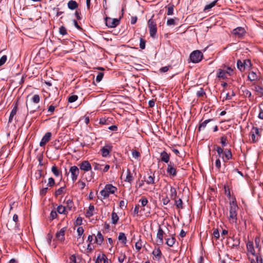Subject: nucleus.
I'll return each instance as SVG.
<instances>
[{"mask_svg":"<svg viewBox=\"0 0 263 263\" xmlns=\"http://www.w3.org/2000/svg\"><path fill=\"white\" fill-rule=\"evenodd\" d=\"M229 206V220L231 223H237V211L239 208L237 205L235 197L233 198L232 200L230 201Z\"/></svg>","mask_w":263,"mask_h":263,"instance_id":"obj_1","label":"nucleus"},{"mask_svg":"<svg viewBox=\"0 0 263 263\" xmlns=\"http://www.w3.org/2000/svg\"><path fill=\"white\" fill-rule=\"evenodd\" d=\"M154 15L148 21L147 26L149 30V34L152 37H155L157 32V24L155 20L153 19Z\"/></svg>","mask_w":263,"mask_h":263,"instance_id":"obj_2","label":"nucleus"},{"mask_svg":"<svg viewBox=\"0 0 263 263\" xmlns=\"http://www.w3.org/2000/svg\"><path fill=\"white\" fill-rule=\"evenodd\" d=\"M203 58V53L199 50H195L193 51L190 55V58L192 62L197 63L200 62Z\"/></svg>","mask_w":263,"mask_h":263,"instance_id":"obj_3","label":"nucleus"},{"mask_svg":"<svg viewBox=\"0 0 263 263\" xmlns=\"http://www.w3.org/2000/svg\"><path fill=\"white\" fill-rule=\"evenodd\" d=\"M250 136L251 137L252 143H255L257 142L261 136L259 128L257 127L253 126L250 133Z\"/></svg>","mask_w":263,"mask_h":263,"instance_id":"obj_4","label":"nucleus"},{"mask_svg":"<svg viewBox=\"0 0 263 263\" xmlns=\"http://www.w3.org/2000/svg\"><path fill=\"white\" fill-rule=\"evenodd\" d=\"M232 34L238 38H242L247 33L245 28L242 27H238L234 29L232 32Z\"/></svg>","mask_w":263,"mask_h":263,"instance_id":"obj_5","label":"nucleus"},{"mask_svg":"<svg viewBox=\"0 0 263 263\" xmlns=\"http://www.w3.org/2000/svg\"><path fill=\"white\" fill-rule=\"evenodd\" d=\"M166 172L170 177H174L176 176L177 170L175 164L173 162H170V163L167 164Z\"/></svg>","mask_w":263,"mask_h":263,"instance_id":"obj_6","label":"nucleus"},{"mask_svg":"<svg viewBox=\"0 0 263 263\" xmlns=\"http://www.w3.org/2000/svg\"><path fill=\"white\" fill-rule=\"evenodd\" d=\"M120 19L112 18L109 17L105 18V24L109 28H115L119 25Z\"/></svg>","mask_w":263,"mask_h":263,"instance_id":"obj_7","label":"nucleus"},{"mask_svg":"<svg viewBox=\"0 0 263 263\" xmlns=\"http://www.w3.org/2000/svg\"><path fill=\"white\" fill-rule=\"evenodd\" d=\"M69 172L71 173V179L73 182H75L79 175V169L77 166H72L70 167Z\"/></svg>","mask_w":263,"mask_h":263,"instance_id":"obj_8","label":"nucleus"},{"mask_svg":"<svg viewBox=\"0 0 263 263\" xmlns=\"http://www.w3.org/2000/svg\"><path fill=\"white\" fill-rule=\"evenodd\" d=\"M80 169L82 171H84V173L88 172L91 170V165L88 161L85 160L83 161L81 163L79 164Z\"/></svg>","mask_w":263,"mask_h":263,"instance_id":"obj_9","label":"nucleus"},{"mask_svg":"<svg viewBox=\"0 0 263 263\" xmlns=\"http://www.w3.org/2000/svg\"><path fill=\"white\" fill-rule=\"evenodd\" d=\"M164 232L160 226L159 225V229L157 233V242L158 245H161L163 243V235Z\"/></svg>","mask_w":263,"mask_h":263,"instance_id":"obj_10","label":"nucleus"},{"mask_svg":"<svg viewBox=\"0 0 263 263\" xmlns=\"http://www.w3.org/2000/svg\"><path fill=\"white\" fill-rule=\"evenodd\" d=\"M51 136L52 134L51 132H47L41 139L40 143V146L41 147H44L46 144L50 140Z\"/></svg>","mask_w":263,"mask_h":263,"instance_id":"obj_11","label":"nucleus"},{"mask_svg":"<svg viewBox=\"0 0 263 263\" xmlns=\"http://www.w3.org/2000/svg\"><path fill=\"white\" fill-rule=\"evenodd\" d=\"M66 230L67 228L64 227L56 233L55 237L58 240L61 241V242L65 240V234Z\"/></svg>","mask_w":263,"mask_h":263,"instance_id":"obj_12","label":"nucleus"},{"mask_svg":"<svg viewBox=\"0 0 263 263\" xmlns=\"http://www.w3.org/2000/svg\"><path fill=\"white\" fill-rule=\"evenodd\" d=\"M112 146L110 145H105L101 149L102 156L103 157H107L112 150Z\"/></svg>","mask_w":263,"mask_h":263,"instance_id":"obj_13","label":"nucleus"},{"mask_svg":"<svg viewBox=\"0 0 263 263\" xmlns=\"http://www.w3.org/2000/svg\"><path fill=\"white\" fill-rule=\"evenodd\" d=\"M170 154H168L166 151H163L160 153L161 161L162 162L169 163L170 160Z\"/></svg>","mask_w":263,"mask_h":263,"instance_id":"obj_14","label":"nucleus"},{"mask_svg":"<svg viewBox=\"0 0 263 263\" xmlns=\"http://www.w3.org/2000/svg\"><path fill=\"white\" fill-rule=\"evenodd\" d=\"M249 259L250 261V263H262V259L258 254L249 256Z\"/></svg>","mask_w":263,"mask_h":263,"instance_id":"obj_15","label":"nucleus"},{"mask_svg":"<svg viewBox=\"0 0 263 263\" xmlns=\"http://www.w3.org/2000/svg\"><path fill=\"white\" fill-rule=\"evenodd\" d=\"M247 249L248 253H250L252 256L256 255L254 247V243L252 241H249L247 243Z\"/></svg>","mask_w":263,"mask_h":263,"instance_id":"obj_16","label":"nucleus"},{"mask_svg":"<svg viewBox=\"0 0 263 263\" xmlns=\"http://www.w3.org/2000/svg\"><path fill=\"white\" fill-rule=\"evenodd\" d=\"M223 156H224L225 158H224L223 156L222 157V158L223 159V161L224 162H226L228 160L232 159V154L231 149H225V150L224 151Z\"/></svg>","mask_w":263,"mask_h":263,"instance_id":"obj_17","label":"nucleus"},{"mask_svg":"<svg viewBox=\"0 0 263 263\" xmlns=\"http://www.w3.org/2000/svg\"><path fill=\"white\" fill-rule=\"evenodd\" d=\"M70 263H80L82 258L78 254H73L69 257Z\"/></svg>","mask_w":263,"mask_h":263,"instance_id":"obj_18","label":"nucleus"},{"mask_svg":"<svg viewBox=\"0 0 263 263\" xmlns=\"http://www.w3.org/2000/svg\"><path fill=\"white\" fill-rule=\"evenodd\" d=\"M248 79L251 82L256 81L258 80V76L257 75L256 72L251 71L249 72Z\"/></svg>","mask_w":263,"mask_h":263,"instance_id":"obj_19","label":"nucleus"},{"mask_svg":"<svg viewBox=\"0 0 263 263\" xmlns=\"http://www.w3.org/2000/svg\"><path fill=\"white\" fill-rule=\"evenodd\" d=\"M214 120V119H209L206 120L203 122H202V121H200L199 124L198 128V131H200L202 129H204L208 123H209L210 122L213 121Z\"/></svg>","mask_w":263,"mask_h":263,"instance_id":"obj_20","label":"nucleus"},{"mask_svg":"<svg viewBox=\"0 0 263 263\" xmlns=\"http://www.w3.org/2000/svg\"><path fill=\"white\" fill-rule=\"evenodd\" d=\"M17 110V103L16 102L14 104L13 108H12V109L10 112V116L9 118V120H8L9 122H11L12 121L13 117L16 115Z\"/></svg>","mask_w":263,"mask_h":263,"instance_id":"obj_21","label":"nucleus"},{"mask_svg":"<svg viewBox=\"0 0 263 263\" xmlns=\"http://www.w3.org/2000/svg\"><path fill=\"white\" fill-rule=\"evenodd\" d=\"M105 188L109 194H114L117 191V188L111 184H107L105 185Z\"/></svg>","mask_w":263,"mask_h":263,"instance_id":"obj_22","label":"nucleus"},{"mask_svg":"<svg viewBox=\"0 0 263 263\" xmlns=\"http://www.w3.org/2000/svg\"><path fill=\"white\" fill-rule=\"evenodd\" d=\"M233 243L230 246L231 249H238L240 245V239L239 238L232 237Z\"/></svg>","mask_w":263,"mask_h":263,"instance_id":"obj_23","label":"nucleus"},{"mask_svg":"<svg viewBox=\"0 0 263 263\" xmlns=\"http://www.w3.org/2000/svg\"><path fill=\"white\" fill-rule=\"evenodd\" d=\"M103 240L104 237L101 234V232L99 231L95 237V242L99 245H101L103 242Z\"/></svg>","mask_w":263,"mask_h":263,"instance_id":"obj_24","label":"nucleus"},{"mask_svg":"<svg viewBox=\"0 0 263 263\" xmlns=\"http://www.w3.org/2000/svg\"><path fill=\"white\" fill-rule=\"evenodd\" d=\"M94 210L95 206L93 205L90 204L88 207V209L85 213V216L87 218H90V217L92 216L93 215Z\"/></svg>","mask_w":263,"mask_h":263,"instance_id":"obj_25","label":"nucleus"},{"mask_svg":"<svg viewBox=\"0 0 263 263\" xmlns=\"http://www.w3.org/2000/svg\"><path fill=\"white\" fill-rule=\"evenodd\" d=\"M252 85L254 86V88L253 89V90L255 92H257V93L259 95L260 97H262L263 96V87H262L259 85H256L255 84H253Z\"/></svg>","mask_w":263,"mask_h":263,"instance_id":"obj_26","label":"nucleus"},{"mask_svg":"<svg viewBox=\"0 0 263 263\" xmlns=\"http://www.w3.org/2000/svg\"><path fill=\"white\" fill-rule=\"evenodd\" d=\"M144 181H145L147 184H154L155 183L154 174H153V175H149L147 178H146V177L144 176Z\"/></svg>","mask_w":263,"mask_h":263,"instance_id":"obj_27","label":"nucleus"},{"mask_svg":"<svg viewBox=\"0 0 263 263\" xmlns=\"http://www.w3.org/2000/svg\"><path fill=\"white\" fill-rule=\"evenodd\" d=\"M152 254L158 260H159L161 258L162 253L159 248L155 249Z\"/></svg>","mask_w":263,"mask_h":263,"instance_id":"obj_28","label":"nucleus"},{"mask_svg":"<svg viewBox=\"0 0 263 263\" xmlns=\"http://www.w3.org/2000/svg\"><path fill=\"white\" fill-rule=\"evenodd\" d=\"M67 6L69 9L71 10H74L78 7V3L73 0H70L68 2Z\"/></svg>","mask_w":263,"mask_h":263,"instance_id":"obj_29","label":"nucleus"},{"mask_svg":"<svg viewBox=\"0 0 263 263\" xmlns=\"http://www.w3.org/2000/svg\"><path fill=\"white\" fill-rule=\"evenodd\" d=\"M57 212L60 214L67 215V210L65 206L60 205L57 207Z\"/></svg>","mask_w":263,"mask_h":263,"instance_id":"obj_30","label":"nucleus"},{"mask_svg":"<svg viewBox=\"0 0 263 263\" xmlns=\"http://www.w3.org/2000/svg\"><path fill=\"white\" fill-rule=\"evenodd\" d=\"M51 172L55 177H59L60 175H62L61 172L58 169V167L55 165L52 166Z\"/></svg>","mask_w":263,"mask_h":263,"instance_id":"obj_31","label":"nucleus"},{"mask_svg":"<svg viewBox=\"0 0 263 263\" xmlns=\"http://www.w3.org/2000/svg\"><path fill=\"white\" fill-rule=\"evenodd\" d=\"M66 206H65L67 210L68 211H71L72 208H74V203L72 201V199H69L66 201Z\"/></svg>","mask_w":263,"mask_h":263,"instance_id":"obj_32","label":"nucleus"},{"mask_svg":"<svg viewBox=\"0 0 263 263\" xmlns=\"http://www.w3.org/2000/svg\"><path fill=\"white\" fill-rule=\"evenodd\" d=\"M119 219V217L118 216L116 212H115L114 211H113L111 213V223H112V224H115V225L116 224L118 223Z\"/></svg>","mask_w":263,"mask_h":263,"instance_id":"obj_33","label":"nucleus"},{"mask_svg":"<svg viewBox=\"0 0 263 263\" xmlns=\"http://www.w3.org/2000/svg\"><path fill=\"white\" fill-rule=\"evenodd\" d=\"M177 192L176 189L173 187L171 186L170 188V197L171 198L173 199H175V198H177Z\"/></svg>","mask_w":263,"mask_h":263,"instance_id":"obj_34","label":"nucleus"},{"mask_svg":"<svg viewBox=\"0 0 263 263\" xmlns=\"http://www.w3.org/2000/svg\"><path fill=\"white\" fill-rule=\"evenodd\" d=\"M134 180V177L133 176L132 174L130 172V171L129 169H127V175L126 177V179L125 180V181L128 182L129 183H131L132 181Z\"/></svg>","mask_w":263,"mask_h":263,"instance_id":"obj_35","label":"nucleus"},{"mask_svg":"<svg viewBox=\"0 0 263 263\" xmlns=\"http://www.w3.org/2000/svg\"><path fill=\"white\" fill-rule=\"evenodd\" d=\"M176 238L174 236H172L171 238L166 239V244L169 247H172L175 243Z\"/></svg>","mask_w":263,"mask_h":263,"instance_id":"obj_36","label":"nucleus"},{"mask_svg":"<svg viewBox=\"0 0 263 263\" xmlns=\"http://www.w3.org/2000/svg\"><path fill=\"white\" fill-rule=\"evenodd\" d=\"M237 67L238 69L241 71L243 72L245 71V66L243 63V61H241L240 60H238L237 61Z\"/></svg>","mask_w":263,"mask_h":263,"instance_id":"obj_37","label":"nucleus"},{"mask_svg":"<svg viewBox=\"0 0 263 263\" xmlns=\"http://www.w3.org/2000/svg\"><path fill=\"white\" fill-rule=\"evenodd\" d=\"M118 239L121 241V242L123 245H125L127 242V238L125 234L123 232H120L119 234Z\"/></svg>","mask_w":263,"mask_h":263,"instance_id":"obj_38","label":"nucleus"},{"mask_svg":"<svg viewBox=\"0 0 263 263\" xmlns=\"http://www.w3.org/2000/svg\"><path fill=\"white\" fill-rule=\"evenodd\" d=\"M175 201V205L177 207V209H183V202L181 200V199L179 198L178 199H177V198H175V199H173Z\"/></svg>","mask_w":263,"mask_h":263,"instance_id":"obj_39","label":"nucleus"},{"mask_svg":"<svg viewBox=\"0 0 263 263\" xmlns=\"http://www.w3.org/2000/svg\"><path fill=\"white\" fill-rule=\"evenodd\" d=\"M218 1V0H215L213 2H212V3H211L210 4L205 5L203 11H205L206 10L210 9L212 8H213V7H214L216 5Z\"/></svg>","mask_w":263,"mask_h":263,"instance_id":"obj_40","label":"nucleus"},{"mask_svg":"<svg viewBox=\"0 0 263 263\" xmlns=\"http://www.w3.org/2000/svg\"><path fill=\"white\" fill-rule=\"evenodd\" d=\"M217 77L222 79H225L227 78L226 71L223 70L219 69L218 70V72L217 73Z\"/></svg>","mask_w":263,"mask_h":263,"instance_id":"obj_41","label":"nucleus"},{"mask_svg":"<svg viewBox=\"0 0 263 263\" xmlns=\"http://www.w3.org/2000/svg\"><path fill=\"white\" fill-rule=\"evenodd\" d=\"M243 95L245 97H248L249 98L250 100H251L252 97V93L251 91L248 90V89L245 88L243 90H242Z\"/></svg>","mask_w":263,"mask_h":263,"instance_id":"obj_42","label":"nucleus"},{"mask_svg":"<svg viewBox=\"0 0 263 263\" xmlns=\"http://www.w3.org/2000/svg\"><path fill=\"white\" fill-rule=\"evenodd\" d=\"M220 143L222 147H225L228 144L227 137L225 136H223L220 137Z\"/></svg>","mask_w":263,"mask_h":263,"instance_id":"obj_43","label":"nucleus"},{"mask_svg":"<svg viewBox=\"0 0 263 263\" xmlns=\"http://www.w3.org/2000/svg\"><path fill=\"white\" fill-rule=\"evenodd\" d=\"M174 6L172 4H170L167 7L165 8L167 9V15H171L173 14Z\"/></svg>","mask_w":263,"mask_h":263,"instance_id":"obj_44","label":"nucleus"},{"mask_svg":"<svg viewBox=\"0 0 263 263\" xmlns=\"http://www.w3.org/2000/svg\"><path fill=\"white\" fill-rule=\"evenodd\" d=\"M58 217L57 211L55 210H52L50 214L49 219L50 221H52Z\"/></svg>","mask_w":263,"mask_h":263,"instance_id":"obj_45","label":"nucleus"},{"mask_svg":"<svg viewBox=\"0 0 263 263\" xmlns=\"http://www.w3.org/2000/svg\"><path fill=\"white\" fill-rule=\"evenodd\" d=\"M65 189V186L61 187L55 191L54 193L55 197H57L58 196L63 194L64 193V190Z\"/></svg>","mask_w":263,"mask_h":263,"instance_id":"obj_46","label":"nucleus"},{"mask_svg":"<svg viewBox=\"0 0 263 263\" xmlns=\"http://www.w3.org/2000/svg\"><path fill=\"white\" fill-rule=\"evenodd\" d=\"M132 154L133 157L137 160H138V159L141 156L140 152H139L136 149H133Z\"/></svg>","mask_w":263,"mask_h":263,"instance_id":"obj_47","label":"nucleus"},{"mask_svg":"<svg viewBox=\"0 0 263 263\" xmlns=\"http://www.w3.org/2000/svg\"><path fill=\"white\" fill-rule=\"evenodd\" d=\"M216 151L218 154V157L222 158V157L223 156L222 155H223V154H224L223 149L222 148H221L220 146H216Z\"/></svg>","mask_w":263,"mask_h":263,"instance_id":"obj_48","label":"nucleus"},{"mask_svg":"<svg viewBox=\"0 0 263 263\" xmlns=\"http://www.w3.org/2000/svg\"><path fill=\"white\" fill-rule=\"evenodd\" d=\"M41 100L40 96L39 95H34L31 99V101L35 104H37L40 102Z\"/></svg>","mask_w":263,"mask_h":263,"instance_id":"obj_49","label":"nucleus"},{"mask_svg":"<svg viewBox=\"0 0 263 263\" xmlns=\"http://www.w3.org/2000/svg\"><path fill=\"white\" fill-rule=\"evenodd\" d=\"M83 176H84V178L87 181H90L93 178V172H91L90 173V175H87L86 174H85V173H84L83 174Z\"/></svg>","mask_w":263,"mask_h":263,"instance_id":"obj_50","label":"nucleus"},{"mask_svg":"<svg viewBox=\"0 0 263 263\" xmlns=\"http://www.w3.org/2000/svg\"><path fill=\"white\" fill-rule=\"evenodd\" d=\"M243 63L245 66V69L247 68H251L252 66L251 61L250 59H246L243 61Z\"/></svg>","mask_w":263,"mask_h":263,"instance_id":"obj_51","label":"nucleus"},{"mask_svg":"<svg viewBox=\"0 0 263 263\" xmlns=\"http://www.w3.org/2000/svg\"><path fill=\"white\" fill-rule=\"evenodd\" d=\"M143 207H144L147 205L148 200L145 197H142L139 200Z\"/></svg>","mask_w":263,"mask_h":263,"instance_id":"obj_52","label":"nucleus"},{"mask_svg":"<svg viewBox=\"0 0 263 263\" xmlns=\"http://www.w3.org/2000/svg\"><path fill=\"white\" fill-rule=\"evenodd\" d=\"M204 95H205V92L203 88H200L196 92V96L198 98L202 97Z\"/></svg>","mask_w":263,"mask_h":263,"instance_id":"obj_53","label":"nucleus"},{"mask_svg":"<svg viewBox=\"0 0 263 263\" xmlns=\"http://www.w3.org/2000/svg\"><path fill=\"white\" fill-rule=\"evenodd\" d=\"M78 99V97L77 95H74L71 96H69L68 99V101L69 103H73L77 101Z\"/></svg>","mask_w":263,"mask_h":263,"instance_id":"obj_54","label":"nucleus"},{"mask_svg":"<svg viewBox=\"0 0 263 263\" xmlns=\"http://www.w3.org/2000/svg\"><path fill=\"white\" fill-rule=\"evenodd\" d=\"M125 258H126V255H125V253L121 252L119 253V256L118 257V261L120 263H122L124 261Z\"/></svg>","mask_w":263,"mask_h":263,"instance_id":"obj_55","label":"nucleus"},{"mask_svg":"<svg viewBox=\"0 0 263 263\" xmlns=\"http://www.w3.org/2000/svg\"><path fill=\"white\" fill-rule=\"evenodd\" d=\"M142 247V242L141 239H139L135 244V247L137 251H139Z\"/></svg>","mask_w":263,"mask_h":263,"instance_id":"obj_56","label":"nucleus"},{"mask_svg":"<svg viewBox=\"0 0 263 263\" xmlns=\"http://www.w3.org/2000/svg\"><path fill=\"white\" fill-rule=\"evenodd\" d=\"M260 238L259 237H256L255 238L254 241H255V247L257 249H258L259 251L261 249V247L260 245Z\"/></svg>","mask_w":263,"mask_h":263,"instance_id":"obj_57","label":"nucleus"},{"mask_svg":"<svg viewBox=\"0 0 263 263\" xmlns=\"http://www.w3.org/2000/svg\"><path fill=\"white\" fill-rule=\"evenodd\" d=\"M100 194L104 197V198H107L109 197V194L108 193V191L106 190V189L104 187V189H103L100 192Z\"/></svg>","mask_w":263,"mask_h":263,"instance_id":"obj_58","label":"nucleus"},{"mask_svg":"<svg viewBox=\"0 0 263 263\" xmlns=\"http://www.w3.org/2000/svg\"><path fill=\"white\" fill-rule=\"evenodd\" d=\"M77 184L81 190H83L86 186L85 183L81 180L78 181Z\"/></svg>","mask_w":263,"mask_h":263,"instance_id":"obj_59","label":"nucleus"},{"mask_svg":"<svg viewBox=\"0 0 263 263\" xmlns=\"http://www.w3.org/2000/svg\"><path fill=\"white\" fill-rule=\"evenodd\" d=\"M175 20H178V19L176 17L174 18H169L167 20L166 22V25L167 26L175 25L176 24Z\"/></svg>","mask_w":263,"mask_h":263,"instance_id":"obj_60","label":"nucleus"},{"mask_svg":"<svg viewBox=\"0 0 263 263\" xmlns=\"http://www.w3.org/2000/svg\"><path fill=\"white\" fill-rule=\"evenodd\" d=\"M261 105H263V103H260L259 104V112L258 114V117L259 119L263 120V109L260 107Z\"/></svg>","mask_w":263,"mask_h":263,"instance_id":"obj_61","label":"nucleus"},{"mask_svg":"<svg viewBox=\"0 0 263 263\" xmlns=\"http://www.w3.org/2000/svg\"><path fill=\"white\" fill-rule=\"evenodd\" d=\"M145 44H146V41L144 40L143 38L140 37V48L141 49H144L145 48Z\"/></svg>","mask_w":263,"mask_h":263,"instance_id":"obj_62","label":"nucleus"},{"mask_svg":"<svg viewBox=\"0 0 263 263\" xmlns=\"http://www.w3.org/2000/svg\"><path fill=\"white\" fill-rule=\"evenodd\" d=\"M104 76V73L102 72H99L98 73V74L96 77V81L99 83L103 79Z\"/></svg>","mask_w":263,"mask_h":263,"instance_id":"obj_63","label":"nucleus"},{"mask_svg":"<svg viewBox=\"0 0 263 263\" xmlns=\"http://www.w3.org/2000/svg\"><path fill=\"white\" fill-rule=\"evenodd\" d=\"M105 257L104 254H102L101 255L99 254L96 259L95 263H101L102 261H103V259H104L103 257Z\"/></svg>","mask_w":263,"mask_h":263,"instance_id":"obj_64","label":"nucleus"}]
</instances>
